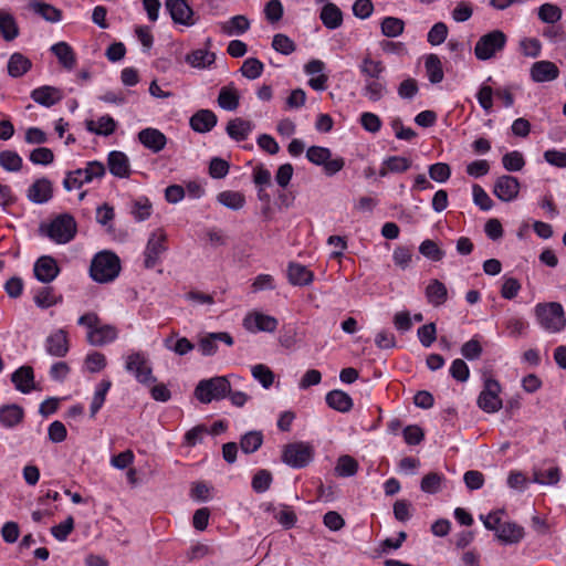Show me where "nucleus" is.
<instances>
[{
	"label": "nucleus",
	"mask_w": 566,
	"mask_h": 566,
	"mask_svg": "<svg viewBox=\"0 0 566 566\" xmlns=\"http://www.w3.org/2000/svg\"><path fill=\"white\" fill-rule=\"evenodd\" d=\"M77 324L87 328L86 340L92 346L102 347L114 342L118 336L116 327L109 324L102 325L101 318L94 312L80 316Z\"/></svg>",
	"instance_id": "obj_1"
},
{
	"label": "nucleus",
	"mask_w": 566,
	"mask_h": 566,
	"mask_svg": "<svg viewBox=\"0 0 566 566\" xmlns=\"http://www.w3.org/2000/svg\"><path fill=\"white\" fill-rule=\"evenodd\" d=\"M120 271L118 256L109 251L97 253L90 266L91 277L98 283H107L115 280Z\"/></svg>",
	"instance_id": "obj_2"
},
{
	"label": "nucleus",
	"mask_w": 566,
	"mask_h": 566,
	"mask_svg": "<svg viewBox=\"0 0 566 566\" xmlns=\"http://www.w3.org/2000/svg\"><path fill=\"white\" fill-rule=\"evenodd\" d=\"M534 312L541 327L549 333H558L566 327L565 311L558 302L538 303Z\"/></svg>",
	"instance_id": "obj_3"
},
{
	"label": "nucleus",
	"mask_w": 566,
	"mask_h": 566,
	"mask_svg": "<svg viewBox=\"0 0 566 566\" xmlns=\"http://www.w3.org/2000/svg\"><path fill=\"white\" fill-rule=\"evenodd\" d=\"M230 391V382L224 376L200 380L195 389L196 398L202 403L221 400Z\"/></svg>",
	"instance_id": "obj_4"
},
{
	"label": "nucleus",
	"mask_w": 566,
	"mask_h": 566,
	"mask_svg": "<svg viewBox=\"0 0 566 566\" xmlns=\"http://www.w3.org/2000/svg\"><path fill=\"white\" fill-rule=\"evenodd\" d=\"M507 36L501 30H493L480 36L474 46V55L480 61H486L494 57L503 51Z\"/></svg>",
	"instance_id": "obj_5"
},
{
	"label": "nucleus",
	"mask_w": 566,
	"mask_h": 566,
	"mask_svg": "<svg viewBox=\"0 0 566 566\" xmlns=\"http://www.w3.org/2000/svg\"><path fill=\"white\" fill-rule=\"evenodd\" d=\"M41 230L55 243L64 244L75 237L76 222L71 214L63 213L53 219L45 230L43 227Z\"/></svg>",
	"instance_id": "obj_6"
},
{
	"label": "nucleus",
	"mask_w": 566,
	"mask_h": 566,
	"mask_svg": "<svg viewBox=\"0 0 566 566\" xmlns=\"http://www.w3.org/2000/svg\"><path fill=\"white\" fill-rule=\"evenodd\" d=\"M314 457V448L305 442H294L286 444L282 453L284 463L292 468L306 467Z\"/></svg>",
	"instance_id": "obj_7"
},
{
	"label": "nucleus",
	"mask_w": 566,
	"mask_h": 566,
	"mask_svg": "<svg viewBox=\"0 0 566 566\" xmlns=\"http://www.w3.org/2000/svg\"><path fill=\"white\" fill-rule=\"evenodd\" d=\"M125 369L132 373L137 381L142 384H151L156 381L153 377V369L146 355L142 352H135L126 357Z\"/></svg>",
	"instance_id": "obj_8"
},
{
	"label": "nucleus",
	"mask_w": 566,
	"mask_h": 566,
	"mask_svg": "<svg viewBox=\"0 0 566 566\" xmlns=\"http://www.w3.org/2000/svg\"><path fill=\"white\" fill-rule=\"evenodd\" d=\"M166 241L167 235L161 229H158L150 234L144 252L145 268L153 269L159 263L160 255L167 250Z\"/></svg>",
	"instance_id": "obj_9"
},
{
	"label": "nucleus",
	"mask_w": 566,
	"mask_h": 566,
	"mask_svg": "<svg viewBox=\"0 0 566 566\" xmlns=\"http://www.w3.org/2000/svg\"><path fill=\"white\" fill-rule=\"evenodd\" d=\"M500 384L495 379H486L484 388L478 397L479 407L485 412H496L502 408V400L499 397Z\"/></svg>",
	"instance_id": "obj_10"
},
{
	"label": "nucleus",
	"mask_w": 566,
	"mask_h": 566,
	"mask_svg": "<svg viewBox=\"0 0 566 566\" xmlns=\"http://www.w3.org/2000/svg\"><path fill=\"white\" fill-rule=\"evenodd\" d=\"M165 7L175 23L186 27L195 24L193 10L186 0H166Z\"/></svg>",
	"instance_id": "obj_11"
},
{
	"label": "nucleus",
	"mask_w": 566,
	"mask_h": 566,
	"mask_svg": "<svg viewBox=\"0 0 566 566\" xmlns=\"http://www.w3.org/2000/svg\"><path fill=\"white\" fill-rule=\"evenodd\" d=\"M277 325L279 322L275 317L259 312L248 314L243 319V326L252 333H272L276 329Z\"/></svg>",
	"instance_id": "obj_12"
},
{
	"label": "nucleus",
	"mask_w": 566,
	"mask_h": 566,
	"mask_svg": "<svg viewBox=\"0 0 566 566\" xmlns=\"http://www.w3.org/2000/svg\"><path fill=\"white\" fill-rule=\"evenodd\" d=\"M520 191V182L516 177L504 175L495 180L493 193L502 201L514 200Z\"/></svg>",
	"instance_id": "obj_13"
},
{
	"label": "nucleus",
	"mask_w": 566,
	"mask_h": 566,
	"mask_svg": "<svg viewBox=\"0 0 566 566\" xmlns=\"http://www.w3.org/2000/svg\"><path fill=\"white\" fill-rule=\"evenodd\" d=\"M33 272L40 282L50 283L57 276L60 269L52 256L43 255L34 263Z\"/></svg>",
	"instance_id": "obj_14"
},
{
	"label": "nucleus",
	"mask_w": 566,
	"mask_h": 566,
	"mask_svg": "<svg viewBox=\"0 0 566 566\" xmlns=\"http://www.w3.org/2000/svg\"><path fill=\"white\" fill-rule=\"evenodd\" d=\"M531 78L536 83L551 82L559 76V69L554 62L537 61L531 67Z\"/></svg>",
	"instance_id": "obj_15"
},
{
	"label": "nucleus",
	"mask_w": 566,
	"mask_h": 566,
	"mask_svg": "<svg viewBox=\"0 0 566 566\" xmlns=\"http://www.w3.org/2000/svg\"><path fill=\"white\" fill-rule=\"evenodd\" d=\"M217 342H222L227 346H232L233 337L227 332L209 333L199 340V350L203 356H212L218 350Z\"/></svg>",
	"instance_id": "obj_16"
},
{
	"label": "nucleus",
	"mask_w": 566,
	"mask_h": 566,
	"mask_svg": "<svg viewBox=\"0 0 566 566\" xmlns=\"http://www.w3.org/2000/svg\"><path fill=\"white\" fill-rule=\"evenodd\" d=\"M30 96L36 104L51 107L62 101L63 93L55 86L43 85L34 88Z\"/></svg>",
	"instance_id": "obj_17"
},
{
	"label": "nucleus",
	"mask_w": 566,
	"mask_h": 566,
	"mask_svg": "<svg viewBox=\"0 0 566 566\" xmlns=\"http://www.w3.org/2000/svg\"><path fill=\"white\" fill-rule=\"evenodd\" d=\"M45 348L51 356L64 357L70 349L66 331L61 328L49 335L45 340Z\"/></svg>",
	"instance_id": "obj_18"
},
{
	"label": "nucleus",
	"mask_w": 566,
	"mask_h": 566,
	"mask_svg": "<svg viewBox=\"0 0 566 566\" xmlns=\"http://www.w3.org/2000/svg\"><path fill=\"white\" fill-rule=\"evenodd\" d=\"M138 140L144 147L148 148L153 153L161 151L167 144L165 134L151 127L142 129L138 133Z\"/></svg>",
	"instance_id": "obj_19"
},
{
	"label": "nucleus",
	"mask_w": 566,
	"mask_h": 566,
	"mask_svg": "<svg viewBox=\"0 0 566 566\" xmlns=\"http://www.w3.org/2000/svg\"><path fill=\"white\" fill-rule=\"evenodd\" d=\"M107 165L109 172L117 178H128L130 176L129 159L123 151H111L107 157Z\"/></svg>",
	"instance_id": "obj_20"
},
{
	"label": "nucleus",
	"mask_w": 566,
	"mask_h": 566,
	"mask_svg": "<svg viewBox=\"0 0 566 566\" xmlns=\"http://www.w3.org/2000/svg\"><path fill=\"white\" fill-rule=\"evenodd\" d=\"M218 122L217 115L210 109H199L189 120L190 127L200 134L210 132Z\"/></svg>",
	"instance_id": "obj_21"
},
{
	"label": "nucleus",
	"mask_w": 566,
	"mask_h": 566,
	"mask_svg": "<svg viewBox=\"0 0 566 566\" xmlns=\"http://www.w3.org/2000/svg\"><path fill=\"white\" fill-rule=\"evenodd\" d=\"M11 381L17 390L29 394L35 389L34 373L31 366H21L12 375Z\"/></svg>",
	"instance_id": "obj_22"
},
{
	"label": "nucleus",
	"mask_w": 566,
	"mask_h": 566,
	"mask_svg": "<svg viewBox=\"0 0 566 566\" xmlns=\"http://www.w3.org/2000/svg\"><path fill=\"white\" fill-rule=\"evenodd\" d=\"M52 184L46 178L35 180L28 189V199L33 203H45L52 198Z\"/></svg>",
	"instance_id": "obj_23"
},
{
	"label": "nucleus",
	"mask_w": 566,
	"mask_h": 566,
	"mask_svg": "<svg viewBox=\"0 0 566 566\" xmlns=\"http://www.w3.org/2000/svg\"><path fill=\"white\" fill-rule=\"evenodd\" d=\"M253 128L254 125L252 122L241 117H235L228 122L226 132L231 139L235 142H243L249 137Z\"/></svg>",
	"instance_id": "obj_24"
},
{
	"label": "nucleus",
	"mask_w": 566,
	"mask_h": 566,
	"mask_svg": "<svg viewBox=\"0 0 566 566\" xmlns=\"http://www.w3.org/2000/svg\"><path fill=\"white\" fill-rule=\"evenodd\" d=\"M24 419V409L17 403L3 405L0 407V423L4 428H13Z\"/></svg>",
	"instance_id": "obj_25"
},
{
	"label": "nucleus",
	"mask_w": 566,
	"mask_h": 566,
	"mask_svg": "<svg viewBox=\"0 0 566 566\" xmlns=\"http://www.w3.org/2000/svg\"><path fill=\"white\" fill-rule=\"evenodd\" d=\"M287 277L292 285L305 286L313 282L314 274L305 265L291 262L287 268Z\"/></svg>",
	"instance_id": "obj_26"
},
{
	"label": "nucleus",
	"mask_w": 566,
	"mask_h": 566,
	"mask_svg": "<svg viewBox=\"0 0 566 566\" xmlns=\"http://www.w3.org/2000/svg\"><path fill=\"white\" fill-rule=\"evenodd\" d=\"M31 67V60L20 52L11 54L7 65L8 74L13 78L23 76Z\"/></svg>",
	"instance_id": "obj_27"
},
{
	"label": "nucleus",
	"mask_w": 566,
	"mask_h": 566,
	"mask_svg": "<svg viewBox=\"0 0 566 566\" xmlns=\"http://www.w3.org/2000/svg\"><path fill=\"white\" fill-rule=\"evenodd\" d=\"M496 537L504 544H516L524 537V528L516 523H503L497 530Z\"/></svg>",
	"instance_id": "obj_28"
},
{
	"label": "nucleus",
	"mask_w": 566,
	"mask_h": 566,
	"mask_svg": "<svg viewBox=\"0 0 566 566\" xmlns=\"http://www.w3.org/2000/svg\"><path fill=\"white\" fill-rule=\"evenodd\" d=\"M319 19L327 29L335 30L343 23V12L336 4L328 2L322 8Z\"/></svg>",
	"instance_id": "obj_29"
},
{
	"label": "nucleus",
	"mask_w": 566,
	"mask_h": 566,
	"mask_svg": "<svg viewBox=\"0 0 566 566\" xmlns=\"http://www.w3.org/2000/svg\"><path fill=\"white\" fill-rule=\"evenodd\" d=\"M51 52L56 56L63 67L72 70L75 66L76 56L69 43L64 41L57 42L51 46Z\"/></svg>",
	"instance_id": "obj_30"
},
{
	"label": "nucleus",
	"mask_w": 566,
	"mask_h": 566,
	"mask_svg": "<svg viewBox=\"0 0 566 566\" xmlns=\"http://www.w3.org/2000/svg\"><path fill=\"white\" fill-rule=\"evenodd\" d=\"M217 102L224 111H235L239 107L240 95L233 83H230L220 90Z\"/></svg>",
	"instance_id": "obj_31"
},
{
	"label": "nucleus",
	"mask_w": 566,
	"mask_h": 566,
	"mask_svg": "<svg viewBox=\"0 0 566 566\" xmlns=\"http://www.w3.org/2000/svg\"><path fill=\"white\" fill-rule=\"evenodd\" d=\"M428 302L433 306L442 305L448 298V290L444 283L434 279L426 287Z\"/></svg>",
	"instance_id": "obj_32"
},
{
	"label": "nucleus",
	"mask_w": 566,
	"mask_h": 566,
	"mask_svg": "<svg viewBox=\"0 0 566 566\" xmlns=\"http://www.w3.org/2000/svg\"><path fill=\"white\" fill-rule=\"evenodd\" d=\"M185 60L192 67L206 69L214 63L216 54L207 49H198L188 53Z\"/></svg>",
	"instance_id": "obj_33"
},
{
	"label": "nucleus",
	"mask_w": 566,
	"mask_h": 566,
	"mask_svg": "<svg viewBox=\"0 0 566 566\" xmlns=\"http://www.w3.org/2000/svg\"><path fill=\"white\" fill-rule=\"evenodd\" d=\"M0 34L8 42L13 41L19 35L14 17L2 9H0Z\"/></svg>",
	"instance_id": "obj_34"
},
{
	"label": "nucleus",
	"mask_w": 566,
	"mask_h": 566,
	"mask_svg": "<svg viewBox=\"0 0 566 566\" xmlns=\"http://www.w3.org/2000/svg\"><path fill=\"white\" fill-rule=\"evenodd\" d=\"M29 7L36 14L41 15L44 20L49 22H59L62 18L61 10L56 9L52 4L42 2L40 0H31Z\"/></svg>",
	"instance_id": "obj_35"
},
{
	"label": "nucleus",
	"mask_w": 566,
	"mask_h": 566,
	"mask_svg": "<svg viewBox=\"0 0 566 566\" xmlns=\"http://www.w3.org/2000/svg\"><path fill=\"white\" fill-rule=\"evenodd\" d=\"M327 405L340 412H347L353 407V400L349 395L342 390H332L326 395Z\"/></svg>",
	"instance_id": "obj_36"
},
{
	"label": "nucleus",
	"mask_w": 566,
	"mask_h": 566,
	"mask_svg": "<svg viewBox=\"0 0 566 566\" xmlns=\"http://www.w3.org/2000/svg\"><path fill=\"white\" fill-rule=\"evenodd\" d=\"M86 129L96 135L108 136L113 134L116 129V122L109 115H104L94 120H86Z\"/></svg>",
	"instance_id": "obj_37"
},
{
	"label": "nucleus",
	"mask_w": 566,
	"mask_h": 566,
	"mask_svg": "<svg viewBox=\"0 0 566 566\" xmlns=\"http://www.w3.org/2000/svg\"><path fill=\"white\" fill-rule=\"evenodd\" d=\"M250 29V21L245 15L232 17L229 21L221 23V31L227 35H240Z\"/></svg>",
	"instance_id": "obj_38"
},
{
	"label": "nucleus",
	"mask_w": 566,
	"mask_h": 566,
	"mask_svg": "<svg viewBox=\"0 0 566 566\" xmlns=\"http://www.w3.org/2000/svg\"><path fill=\"white\" fill-rule=\"evenodd\" d=\"M22 158L14 150L0 151V167L9 172H18L22 169Z\"/></svg>",
	"instance_id": "obj_39"
},
{
	"label": "nucleus",
	"mask_w": 566,
	"mask_h": 566,
	"mask_svg": "<svg viewBox=\"0 0 566 566\" xmlns=\"http://www.w3.org/2000/svg\"><path fill=\"white\" fill-rule=\"evenodd\" d=\"M380 30L387 38H397L403 33L405 22L396 17H386L380 23Z\"/></svg>",
	"instance_id": "obj_40"
},
{
	"label": "nucleus",
	"mask_w": 566,
	"mask_h": 566,
	"mask_svg": "<svg viewBox=\"0 0 566 566\" xmlns=\"http://www.w3.org/2000/svg\"><path fill=\"white\" fill-rule=\"evenodd\" d=\"M424 67L428 78L432 84L440 83L443 80L442 64L438 55H428L424 62Z\"/></svg>",
	"instance_id": "obj_41"
},
{
	"label": "nucleus",
	"mask_w": 566,
	"mask_h": 566,
	"mask_svg": "<svg viewBox=\"0 0 566 566\" xmlns=\"http://www.w3.org/2000/svg\"><path fill=\"white\" fill-rule=\"evenodd\" d=\"M560 480V470L557 467L546 471L533 470V482L542 485H556Z\"/></svg>",
	"instance_id": "obj_42"
},
{
	"label": "nucleus",
	"mask_w": 566,
	"mask_h": 566,
	"mask_svg": "<svg viewBox=\"0 0 566 566\" xmlns=\"http://www.w3.org/2000/svg\"><path fill=\"white\" fill-rule=\"evenodd\" d=\"M358 462L350 455H340L337 460L335 472L338 476L349 478L357 473Z\"/></svg>",
	"instance_id": "obj_43"
},
{
	"label": "nucleus",
	"mask_w": 566,
	"mask_h": 566,
	"mask_svg": "<svg viewBox=\"0 0 566 566\" xmlns=\"http://www.w3.org/2000/svg\"><path fill=\"white\" fill-rule=\"evenodd\" d=\"M263 70L264 64L259 59L248 57L243 62L240 72L248 80H256L262 75Z\"/></svg>",
	"instance_id": "obj_44"
},
{
	"label": "nucleus",
	"mask_w": 566,
	"mask_h": 566,
	"mask_svg": "<svg viewBox=\"0 0 566 566\" xmlns=\"http://www.w3.org/2000/svg\"><path fill=\"white\" fill-rule=\"evenodd\" d=\"M263 443V436L260 431L247 432L240 441L241 450L247 453L255 452Z\"/></svg>",
	"instance_id": "obj_45"
},
{
	"label": "nucleus",
	"mask_w": 566,
	"mask_h": 566,
	"mask_svg": "<svg viewBox=\"0 0 566 566\" xmlns=\"http://www.w3.org/2000/svg\"><path fill=\"white\" fill-rule=\"evenodd\" d=\"M218 201L229 209L239 210L244 206L245 199L242 193L228 190L218 195Z\"/></svg>",
	"instance_id": "obj_46"
},
{
	"label": "nucleus",
	"mask_w": 566,
	"mask_h": 566,
	"mask_svg": "<svg viewBox=\"0 0 566 566\" xmlns=\"http://www.w3.org/2000/svg\"><path fill=\"white\" fill-rule=\"evenodd\" d=\"M61 301V297L54 295V290L51 286L40 289L34 295V303L40 308H49Z\"/></svg>",
	"instance_id": "obj_47"
},
{
	"label": "nucleus",
	"mask_w": 566,
	"mask_h": 566,
	"mask_svg": "<svg viewBox=\"0 0 566 566\" xmlns=\"http://www.w3.org/2000/svg\"><path fill=\"white\" fill-rule=\"evenodd\" d=\"M75 174L78 176H84V181H93L94 179H99L105 175V166L99 161H90L86 167L83 169H76Z\"/></svg>",
	"instance_id": "obj_48"
},
{
	"label": "nucleus",
	"mask_w": 566,
	"mask_h": 566,
	"mask_svg": "<svg viewBox=\"0 0 566 566\" xmlns=\"http://www.w3.org/2000/svg\"><path fill=\"white\" fill-rule=\"evenodd\" d=\"M538 18L547 24H554L562 19V9L556 4L544 3L538 8Z\"/></svg>",
	"instance_id": "obj_49"
},
{
	"label": "nucleus",
	"mask_w": 566,
	"mask_h": 566,
	"mask_svg": "<svg viewBox=\"0 0 566 566\" xmlns=\"http://www.w3.org/2000/svg\"><path fill=\"white\" fill-rule=\"evenodd\" d=\"M442 481V474L430 472L422 478L420 489L424 493L436 494L441 490Z\"/></svg>",
	"instance_id": "obj_50"
},
{
	"label": "nucleus",
	"mask_w": 566,
	"mask_h": 566,
	"mask_svg": "<svg viewBox=\"0 0 566 566\" xmlns=\"http://www.w3.org/2000/svg\"><path fill=\"white\" fill-rule=\"evenodd\" d=\"M272 48L284 55H290L296 50L294 41L283 33H277L273 36Z\"/></svg>",
	"instance_id": "obj_51"
},
{
	"label": "nucleus",
	"mask_w": 566,
	"mask_h": 566,
	"mask_svg": "<svg viewBox=\"0 0 566 566\" xmlns=\"http://www.w3.org/2000/svg\"><path fill=\"white\" fill-rule=\"evenodd\" d=\"M252 376L265 388H270L274 381L273 371L263 364H258L252 367Z\"/></svg>",
	"instance_id": "obj_52"
},
{
	"label": "nucleus",
	"mask_w": 566,
	"mask_h": 566,
	"mask_svg": "<svg viewBox=\"0 0 566 566\" xmlns=\"http://www.w3.org/2000/svg\"><path fill=\"white\" fill-rule=\"evenodd\" d=\"M329 157H332V151L326 147L311 146L306 150V158L316 166H323Z\"/></svg>",
	"instance_id": "obj_53"
},
{
	"label": "nucleus",
	"mask_w": 566,
	"mask_h": 566,
	"mask_svg": "<svg viewBox=\"0 0 566 566\" xmlns=\"http://www.w3.org/2000/svg\"><path fill=\"white\" fill-rule=\"evenodd\" d=\"M502 164L507 171H520L525 166V160L520 151L513 150L503 156Z\"/></svg>",
	"instance_id": "obj_54"
},
{
	"label": "nucleus",
	"mask_w": 566,
	"mask_h": 566,
	"mask_svg": "<svg viewBox=\"0 0 566 566\" xmlns=\"http://www.w3.org/2000/svg\"><path fill=\"white\" fill-rule=\"evenodd\" d=\"M272 483V474L268 470H259L252 479V489L256 493H263L268 491Z\"/></svg>",
	"instance_id": "obj_55"
},
{
	"label": "nucleus",
	"mask_w": 566,
	"mask_h": 566,
	"mask_svg": "<svg viewBox=\"0 0 566 566\" xmlns=\"http://www.w3.org/2000/svg\"><path fill=\"white\" fill-rule=\"evenodd\" d=\"M84 364L87 371L94 374L103 370L106 367L107 360L104 354L93 352L85 357Z\"/></svg>",
	"instance_id": "obj_56"
},
{
	"label": "nucleus",
	"mask_w": 566,
	"mask_h": 566,
	"mask_svg": "<svg viewBox=\"0 0 566 566\" xmlns=\"http://www.w3.org/2000/svg\"><path fill=\"white\" fill-rule=\"evenodd\" d=\"M419 252L432 261H440L444 256V251H442L434 241L429 239L422 241L419 247Z\"/></svg>",
	"instance_id": "obj_57"
},
{
	"label": "nucleus",
	"mask_w": 566,
	"mask_h": 566,
	"mask_svg": "<svg viewBox=\"0 0 566 566\" xmlns=\"http://www.w3.org/2000/svg\"><path fill=\"white\" fill-rule=\"evenodd\" d=\"M363 92L369 101L377 102L386 93V85L378 81H367Z\"/></svg>",
	"instance_id": "obj_58"
},
{
	"label": "nucleus",
	"mask_w": 566,
	"mask_h": 566,
	"mask_svg": "<svg viewBox=\"0 0 566 566\" xmlns=\"http://www.w3.org/2000/svg\"><path fill=\"white\" fill-rule=\"evenodd\" d=\"M429 176L437 182H446L451 176V168L446 163H437L429 167Z\"/></svg>",
	"instance_id": "obj_59"
},
{
	"label": "nucleus",
	"mask_w": 566,
	"mask_h": 566,
	"mask_svg": "<svg viewBox=\"0 0 566 566\" xmlns=\"http://www.w3.org/2000/svg\"><path fill=\"white\" fill-rule=\"evenodd\" d=\"M29 159L34 165H50L54 160L53 151L48 147H39L30 153Z\"/></svg>",
	"instance_id": "obj_60"
},
{
	"label": "nucleus",
	"mask_w": 566,
	"mask_h": 566,
	"mask_svg": "<svg viewBox=\"0 0 566 566\" xmlns=\"http://www.w3.org/2000/svg\"><path fill=\"white\" fill-rule=\"evenodd\" d=\"M132 214L136 221H145L151 214V203L147 198L138 199L134 202Z\"/></svg>",
	"instance_id": "obj_61"
},
{
	"label": "nucleus",
	"mask_w": 566,
	"mask_h": 566,
	"mask_svg": "<svg viewBox=\"0 0 566 566\" xmlns=\"http://www.w3.org/2000/svg\"><path fill=\"white\" fill-rule=\"evenodd\" d=\"M448 36V27L443 22H437L428 32V42L431 45H439Z\"/></svg>",
	"instance_id": "obj_62"
},
{
	"label": "nucleus",
	"mask_w": 566,
	"mask_h": 566,
	"mask_svg": "<svg viewBox=\"0 0 566 566\" xmlns=\"http://www.w3.org/2000/svg\"><path fill=\"white\" fill-rule=\"evenodd\" d=\"M74 530V518L69 516L62 523L51 528V534L60 542H63Z\"/></svg>",
	"instance_id": "obj_63"
},
{
	"label": "nucleus",
	"mask_w": 566,
	"mask_h": 566,
	"mask_svg": "<svg viewBox=\"0 0 566 566\" xmlns=\"http://www.w3.org/2000/svg\"><path fill=\"white\" fill-rule=\"evenodd\" d=\"M390 172H403L411 167V160L401 156H390L384 160Z\"/></svg>",
	"instance_id": "obj_64"
}]
</instances>
